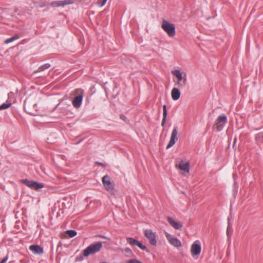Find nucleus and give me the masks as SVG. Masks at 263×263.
Segmentation results:
<instances>
[{
  "label": "nucleus",
  "mask_w": 263,
  "mask_h": 263,
  "mask_svg": "<svg viewBox=\"0 0 263 263\" xmlns=\"http://www.w3.org/2000/svg\"><path fill=\"white\" fill-rule=\"evenodd\" d=\"M182 80H177V83L180 84Z\"/></svg>",
  "instance_id": "obj_35"
},
{
  "label": "nucleus",
  "mask_w": 263,
  "mask_h": 263,
  "mask_svg": "<svg viewBox=\"0 0 263 263\" xmlns=\"http://www.w3.org/2000/svg\"><path fill=\"white\" fill-rule=\"evenodd\" d=\"M227 122V116H219L214 125V127L217 132H220L223 129Z\"/></svg>",
  "instance_id": "obj_6"
},
{
  "label": "nucleus",
  "mask_w": 263,
  "mask_h": 263,
  "mask_svg": "<svg viewBox=\"0 0 263 263\" xmlns=\"http://www.w3.org/2000/svg\"><path fill=\"white\" fill-rule=\"evenodd\" d=\"M96 163L100 166H103V167H106V164H104L103 163L100 162H96Z\"/></svg>",
  "instance_id": "obj_30"
},
{
  "label": "nucleus",
  "mask_w": 263,
  "mask_h": 263,
  "mask_svg": "<svg viewBox=\"0 0 263 263\" xmlns=\"http://www.w3.org/2000/svg\"><path fill=\"white\" fill-rule=\"evenodd\" d=\"M12 104L11 101L7 100L6 102L0 105V110L5 109L10 107Z\"/></svg>",
  "instance_id": "obj_19"
},
{
  "label": "nucleus",
  "mask_w": 263,
  "mask_h": 263,
  "mask_svg": "<svg viewBox=\"0 0 263 263\" xmlns=\"http://www.w3.org/2000/svg\"><path fill=\"white\" fill-rule=\"evenodd\" d=\"M81 141H82V140H81L79 141L78 142H76V143H75V144H79Z\"/></svg>",
  "instance_id": "obj_36"
},
{
  "label": "nucleus",
  "mask_w": 263,
  "mask_h": 263,
  "mask_svg": "<svg viewBox=\"0 0 263 263\" xmlns=\"http://www.w3.org/2000/svg\"><path fill=\"white\" fill-rule=\"evenodd\" d=\"M125 252L126 253H127V254H129V255H130V256H133V255H134V253H133V252H132V251L131 250V249H129V248H126L125 249Z\"/></svg>",
  "instance_id": "obj_23"
},
{
  "label": "nucleus",
  "mask_w": 263,
  "mask_h": 263,
  "mask_svg": "<svg viewBox=\"0 0 263 263\" xmlns=\"http://www.w3.org/2000/svg\"><path fill=\"white\" fill-rule=\"evenodd\" d=\"M8 259V256L5 257L1 261L0 263H5Z\"/></svg>",
  "instance_id": "obj_29"
},
{
  "label": "nucleus",
  "mask_w": 263,
  "mask_h": 263,
  "mask_svg": "<svg viewBox=\"0 0 263 263\" xmlns=\"http://www.w3.org/2000/svg\"><path fill=\"white\" fill-rule=\"evenodd\" d=\"M102 247V242L98 241L92 243L83 250V255L87 257L90 254H94L98 252Z\"/></svg>",
  "instance_id": "obj_1"
},
{
  "label": "nucleus",
  "mask_w": 263,
  "mask_h": 263,
  "mask_svg": "<svg viewBox=\"0 0 263 263\" xmlns=\"http://www.w3.org/2000/svg\"><path fill=\"white\" fill-rule=\"evenodd\" d=\"M103 184L106 190L108 192L112 191L114 189V183L110 181V177L106 175L102 178Z\"/></svg>",
  "instance_id": "obj_7"
},
{
  "label": "nucleus",
  "mask_w": 263,
  "mask_h": 263,
  "mask_svg": "<svg viewBox=\"0 0 263 263\" xmlns=\"http://www.w3.org/2000/svg\"><path fill=\"white\" fill-rule=\"evenodd\" d=\"M144 233L145 236L149 240L150 244L152 246H156L157 240L155 233L151 230H145Z\"/></svg>",
  "instance_id": "obj_8"
},
{
  "label": "nucleus",
  "mask_w": 263,
  "mask_h": 263,
  "mask_svg": "<svg viewBox=\"0 0 263 263\" xmlns=\"http://www.w3.org/2000/svg\"><path fill=\"white\" fill-rule=\"evenodd\" d=\"M173 74L175 76L177 80H182V76L180 71L178 69H175V70L172 71Z\"/></svg>",
  "instance_id": "obj_20"
},
{
  "label": "nucleus",
  "mask_w": 263,
  "mask_h": 263,
  "mask_svg": "<svg viewBox=\"0 0 263 263\" xmlns=\"http://www.w3.org/2000/svg\"><path fill=\"white\" fill-rule=\"evenodd\" d=\"M201 251V246L199 240H196L193 242L191 247V253L194 258H198Z\"/></svg>",
  "instance_id": "obj_4"
},
{
  "label": "nucleus",
  "mask_w": 263,
  "mask_h": 263,
  "mask_svg": "<svg viewBox=\"0 0 263 263\" xmlns=\"http://www.w3.org/2000/svg\"><path fill=\"white\" fill-rule=\"evenodd\" d=\"M72 4H73V1L72 0L59 1L51 2L50 3V6L53 7H59L60 6L64 7V6Z\"/></svg>",
  "instance_id": "obj_11"
},
{
  "label": "nucleus",
  "mask_w": 263,
  "mask_h": 263,
  "mask_svg": "<svg viewBox=\"0 0 263 263\" xmlns=\"http://www.w3.org/2000/svg\"><path fill=\"white\" fill-rule=\"evenodd\" d=\"M230 217H228V226L227 231L228 235L229 234V227H230Z\"/></svg>",
  "instance_id": "obj_31"
},
{
  "label": "nucleus",
  "mask_w": 263,
  "mask_h": 263,
  "mask_svg": "<svg viewBox=\"0 0 263 263\" xmlns=\"http://www.w3.org/2000/svg\"><path fill=\"white\" fill-rule=\"evenodd\" d=\"M120 118L122 120H123V121H124L125 122H127L126 116H120Z\"/></svg>",
  "instance_id": "obj_32"
},
{
  "label": "nucleus",
  "mask_w": 263,
  "mask_h": 263,
  "mask_svg": "<svg viewBox=\"0 0 263 263\" xmlns=\"http://www.w3.org/2000/svg\"><path fill=\"white\" fill-rule=\"evenodd\" d=\"M162 28L170 37H173L176 34L175 27L173 24L166 20H163L161 25Z\"/></svg>",
  "instance_id": "obj_2"
},
{
  "label": "nucleus",
  "mask_w": 263,
  "mask_h": 263,
  "mask_svg": "<svg viewBox=\"0 0 263 263\" xmlns=\"http://www.w3.org/2000/svg\"><path fill=\"white\" fill-rule=\"evenodd\" d=\"M21 182L31 189L38 190L44 187V184L42 183H38L33 180H29L28 179H22Z\"/></svg>",
  "instance_id": "obj_3"
},
{
  "label": "nucleus",
  "mask_w": 263,
  "mask_h": 263,
  "mask_svg": "<svg viewBox=\"0 0 263 263\" xmlns=\"http://www.w3.org/2000/svg\"><path fill=\"white\" fill-rule=\"evenodd\" d=\"M126 263H142L140 261L136 259H132L128 260Z\"/></svg>",
  "instance_id": "obj_24"
},
{
  "label": "nucleus",
  "mask_w": 263,
  "mask_h": 263,
  "mask_svg": "<svg viewBox=\"0 0 263 263\" xmlns=\"http://www.w3.org/2000/svg\"><path fill=\"white\" fill-rule=\"evenodd\" d=\"M167 238L169 242L176 247H179L181 246V242L178 238L176 237H170Z\"/></svg>",
  "instance_id": "obj_14"
},
{
  "label": "nucleus",
  "mask_w": 263,
  "mask_h": 263,
  "mask_svg": "<svg viewBox=\"0 0 263 263\" xmlns=\"http://www.w3.org/2000/svg\"><path fill=\"white\" fill-rule=\"evenodd\" d=\"M179 168L180 170L189 173L190 171V164L189 162L183 163L181 161L179 164Z\"/></svg>",
  "instance_id": "obj_16"
},
{
  "label": "nucleus",
  "mask_w": 263,
  "mask_h": 263,
  "mask_svg": "<svg viewBox=\"0 0 263 263\" xmlns=\"http://www.w3.org/2000/svg\"><path fill=\"white\" fill-rule=\"evenodd\" d=\"M20 37V36L18 34H16L14 36H13L12 37L8 38L7 40H6L4 41V43L6 44H8L9 43H11V42H13V41L18 39Z\"/></svg>",
  "instance_id": "obj_18"
},
{
  "label": "nucleus",
  "mask_w": 263,
  "mask_h": 263,
  "mask_svg": "<svg viewBox=\"0 0 263 263\" xmlns=\"http://www.w3.org/2000/svg\"><path fill=\"white\" fill-rule=\"evenodd\" d=\"M97 237H100V238H105V239H107V237L105 236H103V235H97ZM108 239H109L108 238Z\"/></svg>",
  "instance_id": "obj_33"
},
{
  "label": "nucleus",
  "mask_w": 263,
  "mask_h": 263,
  "mask_svg": "<svg viewBox=\"0 0 263 263\" xmlns=\"http://www.w3.org/2000/svg\"><path fill=\"white\" fill-rule=\"evenodd\" d=\"M167 220L170 224L176 230H179L182 227V224L180 222L175 221L172 217H167Z\"/></svg>",
  "instance_id": "obj_13"
},
{
  "label": "nucleus",
  "mask_w": 263,
  "mask_h": 263,
  "mask_svg": "<svg viewBox=\"0 0 263 263\" xmlns=\"http://www.w3.org/2000/svg\"><path fill=\"white\" fill-rule=\"evenodd\" d=\"M50 64H49V63H46V64H45L44 65H43L42 66H40L38 69L37 70H36L37 72H41V71H43L46 69H48L49 68H50Z\"/></svg>",
  "instance_id": "obj_21"
},
{
  "label": "nucleus",
  "mask_w": 263,
  "mask_h": 263,
  "mask_svg": "<svg viewBox=\"0 0 263 263\" xmlns=\"http://www.w3.org/2000/svg\"><path fill=\"white\" fill-rule=\"evenodd\" d=\"M66 234L68 235L70 238H72L77 235V233L76 231L72 230H67Z\"/></svg>",
  "instance_id": "obj_22"
},
{
  "label": "nucleus",
  "mask_w": 263,
  "mask_h": 263,
  "mask_svg": "<svg viewBox=\"0 0 263 263\" xmlns=\"http://www.w3.org/2000/svg\"><path fill=\"white\" fill-rule=\"evenodd\" d=\"M13 96V93L12 92H10L8 93V97L10 98Z\"/></svg>",
  "instance_id": "obj_34"
},
{
  "label": "nucleus",
  "mask_w": 263,
  "mask_h": 263,
  "mask_svg": "<svg viewBox=\"0 0 263 263\" xmlns=\"http://www.w3.org/2000/svg\"><path fill=\"white\" fill-rule=\"evenodd\" d=\"M76 93L78 94L72 101V105L75 108H79L82 103L84 96V91L81 89H77L75 91Z\"/></svg>",
  "instance_id": "obj_5"
},
{
  "label": "nucleus",
  "mask_w": 263,
  "mask_h": 263,
  "mask_svg": "<svg viewBox=\"0 0 263 263\" xmlns=\"http://www.w3.org/2000/svg\"><path fill=\"white\" fill-rule=\"evenodd\" d=\"M107 0H102L101 2H98V4L100 7H103L106 4Z\"/></svg>",
  "instance_id": "obj_26"
},
{
  "label": "nucleus",
  "mask_w": 263,
  "mask_h": 263,
  "mask_svg": "<svg viewBox=\"0 0 263 263\" xmlns=\"http://www.w3.org/2000/svg\"><path fill=\"white\" fill-rule=\"evenodd\" d=\"M167 115V110L166 105H164L163 106V115Z\"/></svg>",
  "instance_id": "obj_27"
},
{
  "label": "nucleus",
  "mask_w": 263,
  "mask_h": 263,
  "mask_svg": "<svg viewBox=\"0 0 263 263\" xmlns=\"http://www.w3.org/2000/svg\"><path fill=\"white\" fill-rule=\"evenodd\" d=\"M166 117L167 116H163V119H162V122H161V125L162 126H164V124H165V122H166Z\"/></svg>",
  "instance_id": "obj_28"
},
{
  "label": "nucleus",
  "mask_w": 263,
  "mask_h": 263,
  "mask_svg": "<svg viewBox=\"0 0 263 263\" xmlns=\"http://www.w3.org/2000/svg\"><path fill=\"white\" fill-rule=\"evenodd\" d=\"M177 134L178 128L177 126H174L171 134V139L170 140L168 144L166 146L167 149L171 147L175 144L176 141L178 139Z\"/></svg>",
  "instance_id": "obj_9"
},
{
  "label": "nucleus",
  "mask_w": 263,
  "mask_h": 263,
  "mask_svg": "<svg viewBox=\"0 0 263 263\" xmlns=\"http://www.w3.org/2000/svg\"><path fill=\"white\" fill-rule=\"evenodd\" d=\"M171 95L173 100L176 101L178 100L180 97V92L179 89L173 88L172 90Z\"/></svg>",
  "instance_id": "obj_15"
},
{
  "label": "nucleus",
  "mask_w": 263,
  "mask_h": 263,
  "mask_svg": "<svg viewBox=\"0 0 263 263\" xmlns=\"http://www.w3.org/2000/svg\"><path fill=\"white\" fill-rule=\"evenodd\" d=\"M36 122H38L39 123H41V124H44V123H51V122H52V121H49V120H43V121H39V120H37L36 121Z\"/></svg>",
  "instance_id": "obj_25"
},
{
  "label": "nucleus",
  "mask_w": 263,
  "mask_h": 263,
  "mask_svg": "<svg viewBox=\"0 0 263 263\" xmlns=\"http://www.w3.org/2000/svg\"><path fill=\"white\" fill-rule=\"evenodd\" d=\"M255 140L258 144L263 143V132L258 133L255 135Z\"/></svg>",
  "instance_id": "obj_17"
},
{
  "label": "nucleus",
  "mask_w": 263,
  "mask_h": 263,
  "mask_svg": "<svg viewBox=\"0 0 263 263\" xmlns=\"http://www.w3.org/2000/svg\"><path fill=\"white\" fill-rule=\"evenodd\" d=\"M127 242L131 246H138L139 248H140L142 250H145L146 249V247L143 245L142 243L139 241L137 240L132 238V237H127L126 238Z\"/></svg>",
  "instance_id": "obj_10"
},
{
  "label": "nucleus",
  "mask_w": 263,
  "mask_h": 263,
  "mask_svg": "<svg viewBox=\"0 0 263 263\" xmlns=\"http://www.w3.org/2000/svg\"><path fill=\"white\" fill-rule=\"evenodd\" d=\"M29 248L35 254H42L44 253L43 248L38 245H31Z\"/></svg>",
  "instance_id": "obj_12"
},
{
  "label": "nucleus",
  "mask_w": 263,
  "mask_h": 263,
  "mask_svg": "<svg viewBox=\"0 0 263 263\" xmlns=\"http://www.w3.org/2000/svg\"><path fill=\"white\" fill-rule=\"evenodd\" d=\"M45 6V4H43L42 6H41V7H43Z\"/></svg>",
  "instance_id": "obj_37"
}]
</instances>
